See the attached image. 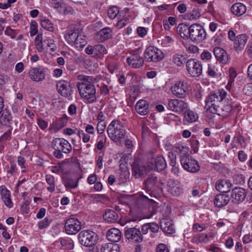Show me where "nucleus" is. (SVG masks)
Returning <instances> with one entry per match:
<instances>
[{
  "label": "nucleus",
  "mask_w": 252,
  "mask_h": 252,
  "mask_svg": "<svg viewBox=\"0 0 252 252\" xmlns=\"http://www.w3.org/2000/svg\"><path fill=\"white\" fill-rule=\"evenodd\" d=\"M170 60L174 64L179 67L182 66L186 62V59L184 56L180 54H174L172 56Z\"/></svg>",
  "instance_id": "a19ab883"
},
{
  "label": "nucleus",
  "mask_w": 252,
  "mask_h": 252,
  "mask_svg": "<svg viewBox=\"0 0 252 252\" xmlns=\"http://www.w3.org/2000/svg\"><path fill=\"white\" fill-rule=\"evenodd\" d=\"M186 68L191 76L197 77L202 73L201 63L195 59H190L186 62Z\"/></svg>",
  "instance_id": "f8f14e48"
},
{
  "label": "nucleus",
  "mask_w": 252,
  "mask_h": 252,
  "mask_svg": "<svg viewBox=\"0 0 252 252\" xmlns=\"http://www.w3.org/2000/svg\"><path fill=\"white\" fill-rule=\"evenodd\" d=\"M166 167V162L162 156H158L155 159L153 154H149L145 158L143 169L150 171L155 170L158 171L163 170Z\"/></svg>",
  "instance_id": "f03ea898"
},
{
  "label": "nucleus",
  "mask_w": 252,
  "mask_h": 252,
  "mask_svg": "<svg viewBox=\"0 0 252 252\" xmlns=\"http://www.w3.org/2000/svg\"><path fill=\"white\" fill-rule=\"evenodd\" d=\"M119 13L118 7L116 6H112L108 9L107 14L110 19H113L118 15Z\"/></svg>",
  "instance_id": "09e8293b"
},
{
  "label": "nucleus",
  "mask_w": 252,
  "mask_h": 252,
  "mask_svg": "<svg viewBox=\"0 0 252 252\" xmlns=\"http://www.w3.org/2000/svg\"><path fill=\"white\" fill-rule=\"evenodd\" d=\"M231 10L234 14L241 16L246 12V7L242 3H236L232 5Z\"/></svg>",
  "instance_id": "c9c22d12"
},
{
  "label": "nucleus",
  "mask_w": 252,
  "mask_h": 252,
  "mask_svg": "<svg viewBox=\"0 0 252 252\" xmlns=\"http://www.w3.org/2000/svg\"><path fill=\"white\" fill-rule=\"evenodd\" d=\"M1 196L4 204L10 208L13 206V203L10 198V191L5 187L1 186L0 188Z\"/></svg>",
  "instance_id": "2f4dec72"
},
{
  "label": "nucleus",
  "mask_w": 252,
  "mask_h": 252,
  "mask_svg": "<svg viewBox=\"0 0 252 252\" xmlns=\"http://www.w3.org/2000/svg\"><path fill=\"white\" fill-rule=\"evenodd\" d=\"M229 201V197L227 195L219 194L216 196L214 203L216 207L221 208L226 205Z\"/></svg>",
  "instance_id": "7c9ffc66"
},
{
  "label": "nucleus",
  "mask_w": 252,
  "mask_h": 252,
  "mask_svg": "<svg viewBox=\"0 0 252 252\" xmlns=\"http://www.w3.org/2000/svg\"><path fill=\"white\" fill-rule=\"evenodd\" d=\"M52 7L61 12L62 8H63V3L60 1H56L52 3Z\"/></svg>",
  "instance_id": "774afa93"
},
{
  "label": "nucleus",
  "mask_w": 252,
  "mask_h": 252,
  "mask_svg": "<svg viewBox=\"0 0 252 252\" xmlns=\"http://www.w3.org/2000/svg\"><path fill=\"white\" fill-rule=\"evenodd\" d=\"M87 43L86 37L83 34V33L80 32L72 46H74L78 50H80L86 45Z\"/></svg>",
  "instance_id": "4c0bfd02"
},
{
  "label": "nucleus",
  "mask_w": 252,
  "mask_h": 252,
  "mask_svg": "<svg viewBox=\"0 0 252 252\" xmlns=\"http://www.w3.org/2000/svg\"><path fill=\"white\" fill-rule=\"evenodd\" d=\"M78 237L80 243L85 247H91L93 245L97 239L95 233L88 230L81 231L79 233Z\"/></svg>",
  "instance_id": "0eeeda50"
},
{
  "label": "nucleus",
  "mask_w": 252,
  "mask_h": 252,
  "mask_svg": "<svg viewBox=\"0 0 252 252\" xmlns=\"http://www.w3.org/2000/svg\"><path fill=\"white\" fill-rule=\"evenodd\" d=\"M103 218L108 222H114L117 221L118 215L113 210H107L103 215Z\"/></svg>",
  "instance_id": "ea45409f"
},
{
  "label": "nucleus",
  "mask_w": 252,
  "mask_h": 252,
  "mask_svg": "<svg viewBox=\"0 0 252 252\" xmlns=\"http://www.w3.org/2000/svg\"><path fill=\"white\" fill-rule=\"evenodd\" d=\"M77 79L80 81V82H77V83H90L92 81L91 77L88 76H85L83 75H79L77 76Z\"/></svg>",
  "instance_id": "6e6d98bb"
},
{
  "label": "nucleus",
  "mask_w": 252,
  "mask_h": 252,
  "mask_svg": "<svg viewBox=\"0 0 252 252\" xmlns=\"http://www.w3.org/2000/svg\"><path fill=\"white\" fill-rule=\"evenodd\" d=\"M97 132L99 134H102L105 128V124L104 122H99L97 125Z\"/></svg>",
  "instance_id": "e2e57ef3"
},
{
  "label": "nucleus",
  "mask_w": 252,
  "mask_h": 252,
  "mask_svg": "<svg viewBox=\"0 0 252 252\" xmlns=\"http://www.w3.org/2000/svg\"><path fill=\"white\" fill-rule=\"evenodd\" d=\"M173 42L172 38L169 36H166L162 40V44L164 47L168 46L169 44Z\"/></svg>",
  "instance_id": "0e129e2a"
},
{
  "label": "nucleus",
  "mask_w": 252,
  "mask_h": 252,
  "mask_svg": "<svg viewBox=\"0 0 252 252\" xmlns=\"http://www.w3.org/2000/svg\"><path fill=\"white\" fill-rule=\"evenodd\" d=\"M185 17L187 20H195L200 17V13L197 9L194 8L190 12L185 14Z\"/></svg>",
  "instance_id": "a18cd8bd"
},
{
  "label": "nucleus",
  "mask_w": 252,
  "mask_h": 252,
  "mask_svg": "<svg viewBox=\"0 0 252 252\" xmlns=\"http://www.w3.org/2000/svg\"><path fill=\"white\" fill-rule=\"evenodd\" d=\"M163 58L162 52L154 46H149L144 53V59L148 62H158L161 61Z\"/></svg>",
  "instance_id": "9d476101"
},
{
  "label": "nucleus",
  "mask_w": 252,
  "mask_h": 252,
  "mask_svg": "<svg viewBox=\"0 0 252 252\" xmlns=\"http://www.w3.org/2000/svg\"><path fill=\"white\" fill-rule=\"evenodd\" d=\"M4 33L7 36H9L11 38L14 39L16 37V31L12 29L10 27L8 26L6 28Z\"/></svg>",
  "instance_id": "5fc2aeb1"
},
{
  "label": "nucleus",
  "mask_w": 252,
  "mask_h": 252,
  "mask_svg": "<svg viewBox=\"0 0 252 252\" xmlns=\"http://www.w3.org/2000/svg\"><path fill=\"white\" fill-rule=\"evenodd\" d=\"M198 118L197 114L191 110H187L184 113V119L189 123H193L196 121Z\"/></svg>",
  "instance_id": "79ce46f5"
},
{
  "label": "nucleus",
  "mask_w": 252,
  "mask_h": 252,
  "mask_svg": "<svg viewBox=\"0 0 252 252\" xmlns=\"http://www.w3.org/2000/svg\"><path fill=\"white\" fill-rule=\"evenodd\" d=\"M167 191L173 196H178L183 191L180 183L176 180H170L167 184Z\"/></svg>",
  "instance_id": "4be33fe9"
},
{
  "label": "nucleus",
  "mask_w": 252,
  "mask_h": 252,
  "mask_svg": "<svg viewBox=\"0 0 252 252\" xmlns=\"http://www.w3.org/2000/svg\"><path fill=\"white\" fill-rule=\"evenodd\" d=\"M247 39V36L245 34H239L236 37L234 46L237 52H241L244 49Z\"/></svg>",
  "instance_id": "bb28decb"
},
{
  "label": "nucleus",
  "mask_w": 252,
  "mask_h": 252,
  "mask_svg": "<svg viewBox=\"0 0 252 252\" xmlns=\"http://www.w3.org/2000/svg\"><path fill=\"white\" fill-rule=\"evenodd\" d=\"M208 227L207 224H199L195 223L193 225L192 229L195 232H201Z\"/></svg>",
  "instance_id": "603ef678"
},
{
  "label": "nucleus",
  "mask_w": 252,
  "mask_h": 252,
  "mask_svg": "<svg viewBox=\"0 0 252 252\" xmlns=\"http://www.w3.org/2000/svg\"><path fill=\"white\" fill-rule=\"evenodd\" d=\"M142 195H138L134 196L132 199V203L130 206L129 215L134 219V220L139 219L141 220L142 213Z\"/></svg>",
  "instance_id": "9b49d317"
},
{
  "label": "nucleus",
  "mask_w": 252,
  "mask_h": 252,
  "mask_svg": "<svg viewBox=\"0 0 252 252\" xmlns=\"http://www.w3.org/2000/svg\"><path fill=\"white\" fill-rule=\"evenodd\" d=\"M107 131L109 138L114 142L120 141L124 138L126 130L123 124L119 121H113L108 126Z\"/></svg>",
  "instance_id": "20e7f679"
},
{
  "label": "nucleus",
  "mask_w": 252,
  "mask_h": 252,
  "mask_svg": "<svg viewBox=\"0 0 252 252\" xmlns=\"http://www.w3.org/2000/svg\"><path fill=\"white\" fill-rule=\"evenodd\" d=\"M51 170L53 173L56 174H59L63 172V169L61 165L52 166Z\"/></svg>",
  "instance_id": "338daca9"
},
{
  "label": "nucleus",
  "mask_w": 252,
  "mask_h": 252,
  "mask_svg": "<svg viewBox=\"0 0 252 252\" xmlns=\"http://www.w3.org/2000/svg\"><path fill=\"white\" fill-rule=\"evenodd\" d=\"M80 32L79 29L69 30L64 35V38L67 42L72 46Z\"/></svg>",
  "instance_id": "f704fd0d"
},
{
  "label": "nucleus",
  "mask_w": 252,
  "mask_h": 252,
  "mask_svg": "<svg viewBox=\"0 0 252 252\" xmlns=\"http://www.w3.org/2000/svg\"><path fill=\"white\" fill-rule=\"evenodd\" d=\"M188 89V83L185 81H180L176 82L171 87V91L176 97L183 98L185 97Z\"/></svg>",
  "instance_id": "4468645a"
},
{
  "label": "nucleus",
  "mask_w": 252,
  "mask_h": 252,
  "mask_svg": "<svg viewBox=\"0 0 252 252\" xmlns=\"http://www.w3.org/2000/svg\"><path fill=\"white\" fill-rule=\"evenodd\" d=\"M51 222V220H49L47 218H45L43 220L40 221L38 222V227L40 229H43L47 227Z\"/></svg>",
  "instance_id": "13d9d810"
},
{
  "label": "nucleus",
  "mask_w": 252,
  "mask_h": 252,
  "mask_svg": "<svg viewBox=\"0 0 252 252\" xmlns=\"http://www.w3.org/2000/svg\"><path fill=\"white\" fill-rule=\"evenodd\" d=\"M199 241L200 242L206 243L210 241V237L206 233H201L198 237Z\"/></svg>",
  "instance_id": "680f3d73"
},
{
  "label": "nucleus",
  "mask_w": 252,
  "mask_h": 252,
  "mask_svg": "<svg viewBox=\"0 0 252 252\" xmlns=\"http://www.w3.org/2000/svg\"><path fill=\"white\" fill-rule=\"evenodd\" d=\"M112 36V30L110 28H104L98 31L95 35V40L98 42H102Z\"/></svg>",
  "instance_id": "b1692460"
},
{
  "label": "nucleus",
  "mask_w": 252,
  "mask_h": 252,
  "mask_svg": "<svg viewBox=\"0 0 252 252\" xmlns=\"http://www.w3.org/2000/svg\"><path fill=\"white\" fill-rule=\"evenodd\" d=\"M40 24L42 28L49 31L53 32L54 30L53 24L48 19H44L41 20Z\"/></svg>",
  "instance_id": "49530a36"
},
{
  "label": "nucleus",
  "mask_w": 252,
  "mask_h": 252,
  "mask_svg": "<svg viewBox=\"0 0 252 252\" xmlns=\"http://www.w3.org/2000/svg\"><path fill=\"white\" fill-rule=\"evenodd\" d=\"M171 155L173 157V158L171 160L170 165L172 166L171 171L175 175L178 174L179 173V168L176 166V162L174 159V157L173 153H171Z\"/></svg>",
  "instance_id": "864d4df0"
},
{
  "label": "nucleus",
  "mask_w": 252,
  "mask_h": 252,
  "mask_svg": "<svg viewBox=\"0 0 252 252\" xmlns=\"http://www.w3.org/2000/svg\"><path fill=\"white\" fill-rule=\"evenodd\" d=\"M206 36L205 30L202 26L198 24H192L190 26L189 38L193 41L200 42Z\"/></svg>",
  "instance_id": "1a4fd4ad"
},
{
  "label": "nucleus",
  "mask_w": 252,
  "mask_h": 252,
  "mask_svg": "<svg viewBox=\"0 0 252 252\" xmlns=\"http://www.w3.org/2000/svg\"><path fill=\"white\" fill-rule=\"evenodd\" d=\"M231 187L230 182L226 180H220L216 183V189L221 192H228Z\"/></svg>",
  "instance_id": "c85d7f7f"
},
{
  "label": "nucleus",
  "mask_w": 252,
  "mask_h": 252,
  "mask_svg": "<svg viewBox=\"0 0 252 252\" xmlns=\"http://www.w3.org/2000/svg\"><path fill=\"white\" fill-rule=\"evenodd\" d=\"M34 45L39 52L48 49L52 51H55L57 49L54 40L51 38H45L43 40L42 34L39 33L36 35L34 40Z\"/></svg>",
  "instance_id": "423d86ee"
},
{
  "label": "nucleus",
  "mask_w": 252,
  "mask_h": 252,
  "mask_svg": "<svg viewBox=\"0 0 252 252\" xmlns=\"http://www.w3.org/2000/svg\"><path fill=\"white\" fill-rule=\"evenodd\" d=\"M65 232L69 235H74L81 229V222L75 218H69L64 223Z\"/></svg>",
  "instance_id": "ddd939ff"
},
{
  "label": "nucleus",
  "mask_w": 252,
  "mask_h": 252,
  "mask_svg": "<svg viewBox=\"0 0 252 252\" xmlns=\"http://www.w3.org/2000/svg\"><path fill=\"white\" fill-rule=\"evenodd\" d=\"M232 110V105L231 102L229 101L228 99L226 98V102L223 103L221 105H220L216 110L217 112H215V114L225 117L230 114Z\"/></svg>",
  "instance_id": "393cba45"
},
{
  "label": "nucleus",
  "mask_w": 252,
  "mask_h": 252,
  "mask_svg": "<svg viewBox=\"0 0 252 252\" xmlns=\"http://www.w3.org/2000/svg\"><path fill=\"white\" fill-rule=\"evenodd\" d=\"M180 162L184 169L188 172L195 173L200 169L198 162L194 159L189 158V156L185 154H183L181 156Z\"/></svg>",
  "instance_id": "6e6552de"
},
{
  "label": "nucleus",
  "mask_w": 252,
  "mask_h": 252,
  "mask_svg": "<svg viewBox=\"0 0 252 252\" xmlns=\"http://www.w3.org/2000/svg\"><path fill=\"white\" fill-rule=\"evenodd\" d=\"M64 185L66 188H74L77 187V182L75 180L68 178L64 180Z\"/></svg>",
  "instance_id": "8fccbe9b"
},
{
  "label": "nucleus",
  "mask_w": 252,
  "mask_h": 252,
  "mask_svg": "<svg viewBox=\"0 0 252 252\" xmlns=\"http://www.w3.org/2000/svg\"><path fill=\"white\" fill-rule=\"evenodd\" d=\"M156 252H169L167 247L163 243H160L157 245L156 248Z\"/></svg>",
  "instance_id": "4d7b16f0"
},
{
  "label": "nucleus",
  "mask_w": 252,
  "mask_h": 252,
  "mask_svg": "<svg viewBox=\"0 0 252 252\" xmlns=\"http://www.w3.org/2000/svg\"><path fill=\"white\" fill-rule=\"evenodd\" d=\"M67 121L68 119L66 116L59 118L50 125L49 129L55 131L59 130L66 126Z\"/></svg>",
  "instance_id": "cd10ccee"
},
{
  "label": "nucleus",
  "mask_w": 252,
  "mask_h": 252,
  "mask_svg": "<svg viewBox=\"0 0 252 252\" xmlns=\"http://www.w3.org/2000/svg\"><path fill=\"white\" fill-rule=\"evenodd\" d=\"M100 250L101 252H120L119 245L112 243L102 245Z\"/></svg>",
  "instance_id": "58836bf2"
},
{
  "label": "nucleus",
  "mask_w": 252,
  "mask_h": 252,
  "mask_svg": "<svg viewBox=\"0 0 252 252\" xmlns=\"http://www.w3.org/2000/svg\"><path fill=\"white\" fill-rule=\"evenodd\" d=\"M108 240L113 242H118L121 237V233L119 229L113 228L109 230L107 233Z\"/></svg>",
  "instance_id": "72a5a7b5"
},
{
  "label": "nucleus",
  "mask_w": 252,
  "mask_h": 252,
  "mask_svg": "<svg viewBox=\"0 0 252 252\" xmlns=\"http://www.w3.org/2000/svg\"><path fill=\"white\" fill-rule=\"evenodd\" d=\"M85 52L88 55H93L97 59H102L104 55L107 53L106 49L102 44L88 45L85 49Z\"/></svg>",
  "instance_id": "dca6fc26"
},
{
  "label": "nucleus",
  "mask_w": 252,
  "mask_h": 252,
  "mask_svg": "<svg viewBox=\"0 0 252 252\" xmlns=\"http://www.w3.org/2000/svg\"><path fill=\"white\" fill-rule=\"evenodd\" d=\"M141 167V159L140 158H135L132 165V174L136 179L139 178L142 176Z\"/></svg>",
  "instance_id": "c756f323"
},
{
  "label": "nucleus",
  "mask_w": 252,
  "mask_h": 252,
  "mask_svg": "<svg viewBox=\"0 0 252 252\" xmlns=\"http://www.w3.org/2000/svg\"><path fill=\"white\" fill-rule=\"evenodd\" d=\"M126 238L135 244V252H141L142 234L139 228L136 227L126 228L125 230Z\"/></svg>",
  "instance_id": "39448f33"
},
{
  "label": "nucleus",
  "mask_w": 252,
  "mask_h": 252,
  "mask_svg": "<svg viewBox=\"0 0 252 252\" xmlns=\"http://www.w3.org/2000/svg\"><path fill=\"white\" fill-rule=\"evenodd\" d=\"M188 107V104L185 101L178 99H169L167 108L169 110L180 113L185 111Z\"/></svg>",
  "instance_id": "2eb2a0df"
},
{
  "label": "nucleus",
  "mask_w": 252,
  "mask_h": 252,
  "mask_svg": "<svg viewBox=\"0 0 252 252\" xmlns=\"http://www.w3.org/2000/svg\"><path fill=\"white\" fill-rule=\"evenodd\" d=\"M37 123L39 127L43 130L46 129L48 126V123L42 118L37 119Z\"/></svg>",
  "instance_id": "bf43d9fd"
},
{
  "label": "nucleus",
  "mask_w": 252,
  "mask_h": 252,
  "mask_svg": "<svg viewBox=\"0 0 252 252\" xmlns=\"http://www.w3.org/2000/svg\"><path fill=\"white\" fill-rule=\"evenodd\" d=\"M227 93L223 90L212 94L208 96L205 100V108L207 111L215 114L216 110L223 103L226 102Z\"/></svg>",
  "instance_id": "f257e3e1"
},
{
  "label": "nucleus",
  "mask_w": 252,
  "mask_h": 252,
  "mask_svg": "<svg viewBox=\"0 0 252 252\" xmlns=\"http://www.w3.org/2000/svg\"><path fill=\"white\" fill-rule=\"evenodd\" d=\"M29 76L33 81H41L45 78L44 69L42 67L32 68L29 71Z\"/></svg>",
  "instance_id": "a211bd4d"
},
{
  "label": "nucleus",
  "mask_w": 252,
  "mask_h": 252,
  "mask_svg": "<svg viewBox=\"0 0 252 252\" xmlns=\"http://www.w3.org/2000/svg\"><path fill=\"white\" fill-rule=\"evenodd\" d=\"M56 87L59 93L63 96L68 97L72 94V91L69 83L65 80L59 81L56 85Z\"/></svg>",
  "instance_id": "aec40b11"
},
{
  "label": "nucleus",
  "mask_w": 252,
  "mask_h": 252,
  "mask_svg": "<svg viewBox=\"0 0 252 252\" xmlns=\"http://www.w3.org/2000/svg\"><path fill=\"white\" fill-rule=\"evenodd\" d=\"M158 183V178L153 175H149L147 178L145 180V189L150 196H152V193L156 190L155 185Z\"/></svg>",
  "instance_id": "5701e85b"
},
{
  "label": "nucleus",
  "mask_w": 252,
  "mask_h": 252,
  "mask_svg": "<svg viewBox=\"0 0 252 252\" xmlns=\"http://www.w3.org/2000/svg\"><path fill=\"white\" fill-rule=\"evenodd\" d=\"M200 57L201 59L203 60L208 61L211 59L212 55L209 52L207 51H204L201 53Z\"/></svg>",
  "instance_id": "69168bd1"
},
{
  "label": "nucleus",
  "mask_w": 252,
  "mask_h": 252,
  "mask_svg": "<svg viewBox=\"0 0 252 252\" xmlns=\"http://www.w3.org/2000/svg\"><path fill=\"white\" fill-rule=\"evenodd\" d=\"M52 143L56 146L55 148L60 149L64 154L70 153L72 151L71 145L64 139L56 138L53 141Z\"/></svg>",
  "instance_id": "6ab92c4d"
},
{
  "label": "nucleus",
  "mask_w": 252,
  "mask_h": 252,
  "mask_svg": "<svg viewBox=\"0 0 252 252\" xmlns=\"http://www.w3.org/2000/svg\"><path fill=\"white\" fill-rule=\"evenodd\" d=\"M11 119L12 117L11 114L5 110L2 112L0 117V121L1 123L7 125L11 121Z\"/></svg>",
  "instance_id": "c03bdc74"
},
{
  "label": "nucleus",
  "mask_w": 252,
  "mask_h": 252,
  "mask_svg": "<svg viewBox=\"0 0 252 252\" xmlns=\"http://www.w3.org/2000/svg\"><path fill=\"white\" fill-rule=\"evenodd\" d=\"M214 54L216 59L223 64H226L229 61V57L224 50L220 47L214 49Z\"/></svg>",
  "instance_id": "a878e982"
},
{
  "label": "nucleus",
  "mask_w": 252,
  "mask_h": 252,
  "mask_svg": "<svg viewBox=\"0 0 252 252\" xmlns=\"http://www.w3.org/2000/svg\"><path fill=\"white\" fill-rule=\"evenodd\" d=\"M218 66L219 64L216 63H210L208 64V73L211 76H215L218 71Z\"/></svg>",
  "instance_id": "de8ad7c7"
},
{
  "label": "nucleus",
  "mask_w": 252,
  "mask_h": 252,
  "mask_svg": "<svg viewBox=\"0 0 252 252\" xmlns=\"http://www.w3.org/2000/svg\"><path fill=\"white\" fill-rule=\"evenodd\" d=\"M160 226L163 232L168 234H172L174 232V225L171 221L167 220H163L160 222Z\"/></svg>",
  "instance_id": "e433bc0d"
},
{
  "label": "nucleus",
  "mask_w": 252,
  "mask_h": 252,
  "mask_svg": "<svg viewBox=\"0 0 252 252\" xmlns=\"http://www.w3.org/2000/svg\"><path fill=\"white\" fill-rule=\"evenodd\" d=\"M246 196V190L242 188L236 187L231 191V197L234 203L239 204L242 202Z\"/></svg>",
  "instance_id": "f3484780"
},
{
  "label": "nucleus",
  "mask_w": 252,
  "mask_h": 252,
  "mask_svg": "<svg viewBox=\"0 0 252 252\" xmlns=\"http://www.w3.org/2000/svg\"><path fill=\"white\" fill-rule=\"evenodd\" d=\"M177 32L180 36L184 39H188L190 34V27L184 24H180L177 27Z\"/></svg>",
  "instance_id": "473e14b6"
},
{
  "label": "nucleus",
  "mask_w": 252,
  "mask_h": 252,
  "mask_svg": "<svg viewBox=\"0 0 252 252\" xmlns=\"http://www.w3.org/2000/svg\"><path fill=\"white\" fill-rule=\"evenodd\" d=\"M77 134L80 138H82L83 142L87 143L89 141L90 139V135L88 133H85L83 130H78Z\"/></svg>",
  "instance_id": "3c124183"
},
{
  "label": "nucleus",
  "mask_w": 252,
  "mask_h": 252,
  "mask_svg": "<svg viewBox=\"0 0 252 252\" xmlns=\"http://www.w3.org/2000/svg\"><path fill=\"white\" fill-rule=\"evenodd\" d=\"M52 147L55 150V151L54 152L53 155L54 156L57 158H63V152L60 149H57V148H55V145L52 143Z\"/></svg>",
  "instance_id": "052dcab7"
},
{
  "label": "nucleus",
  "mask_w": 252,
  "mask_h": 252,
  "mask_svg": "<svg viewBox=\"0 0 252 252\" xmlns=\"http://www.w3.org/2000/svg\"><path fill=\"white\" fill-rule=\"evenodd\" d=\"M140 51L133 52L132 55L127 58L128 64L133 68H139L142 66V58L140 56Z\"/></svg>",
  "instance_id": "412c9836"
},
{
  "label": "nucleus",
  "mask_w": 252,
  "mask_h": 252,
  "mask_svg": "<svg viewBox=\"0 0 252 252\" xmlns=\"http://www.w3.org/2000/svg\"><path fill=\"white\" fill-rule=\"evenodd\" d=\"M80 96L89 103L96 101V90L94 85L91 82L77 83Z\"/></svg>",
  "instance_id": "7ed1b4c3"
},
{
  "label": "nucleus",
  "mask_w": 252,
  "mask_h": 252,
  "mask_svg": "<svg viewBox=\"0 0 252 252\" xmlns=\"http://www.w3.org/2000/svg\"><path fill=\"white\" fill-rule=\"evenodd\" d=\"M45 180L47 184L49 185L47 189L48 191L53 192L55 190V178L51 175H46Z\"/></svg>",
  "instance_id": "37998d69"
}]
</instances>
